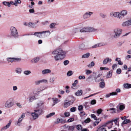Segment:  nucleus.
I'll return each instance as SVG.
<instances>
[{"label":"nucleus","instance_id":"f257e3e1","mask_svg":"<svg viewBox=\"0 0 131 131\" xmlns=\"http://www.w3.org/2000/svg\"><path fill=\"white\" fill-rule=\"evenodd\" d=\"M67 52L62 48H58L52 51L51 53L52 57L56 61H61L64 58Z\"/></svg>","mask_w":131,"mask_h":131},{"label":"nucleus","instance_id":"f03ea898","mask_svg":"<svg viewBox=\"0 0 131 131\" xmlns=\"http://www.w3.org/2000/svg\"><path fill=\"white\" fill-rule=\"evenodd\" d=\"M50 33V31L47 30L35 32L34 34V35L38 37L41 38L47 37L49 35Z\"/></svg>","mask_w":131,"mask_h":131},{"label":"nucleus","instance_id":"7ed1b4c3","mask_svg":"<svg viewBox=\"0 0 131 131\" xmlns=\"http://www.w3.org/2000/svg\"><path fill=\"white\" fill-rule=\"evenodd\" d=\"M98 29L91 27H84L80 30L81 32H90L97 31Z\"/></svg>","mask_w":131,"mask_h":131},{"label":"nucleus","instance_id":"20e7f679","mask_svg":"<svg viewBox=\"0 0 131 131\" xmlns=\"http://www.w3.org/2000/svg\"><path fill=\"white\" fill-rule=\"evenodd\" d=\"M11 35L15 38H17L18 37V34L17 30L16 28L12 26L10 28Z\"/></svg>","mask_w":131,"mask_h":131},{"label":"nucleus","instance_id":"39448f33","mask_svg":"<svg viewBox=\"0 0 131 131\" xmlns=\"http://www.w3.org/2000/svg\"><path fill=\"white\" fill-rule=\"evenodd\" d=\"M74 101L73 97H71L68 99H66L64 101L63 107L66 108L72 105Z\"/></svg>","mask_w":131,"mask_h":131},{"label":"nucleus","instance_id":"423d86ee","mask_svg":"<svg viewBox=\"0 0 131 131\" xmlns=\"http://www.w3.org/2000/svg\"><path fill=\"white\" fill-rule=\"evenodd\" d=\"M122 30L119 28H116L113 30L114 34L113 37L114 39H117L119 38L122 33Z\"/></svg>","mask_w":131,"mask_h":131},{"label":"nucleus","instance_id":"0eeeda50","mask_svg":"<svg viewBox=\"0 0 131 131\" xmlns=\"http://www.w3.org/2000/svg\"><path fill=\"white\" fill-rule=\"evenodd\" d=\"M119 13L120 19H123L128 14L127 11L125 9L121 10Z\"/></svg>","mask_w":131,"mask_h":131},{"label":"nucleus","instance_id":"6e6552de","mask_svg":"<svg viewBox=\"0 0 131 131\" xmlns=\"http://www.w3.org/2000/svg\"><path fill=\"white\" fill-rule=\"evenodd\" d=\"M13 102L12 101H10L9 100L6 101L4 104L5 107L6 108H10L14 105Z\"/></svg>","mask_w":131,"mask_h":131},{"label":"nucleus","instance_id":"1a4fd4ad","mask_svg":"<svg viewBox=\"0 0 131 131\" xmlns=\"http://www.w3.org/2000/svg\"><path fill=\"white\" fill-rule=\"evenodd\" d=\"M34 111L39 116L42 114L44 113L43 110L41 108L36 107V109H34Z\"/></svg>","mask_w":131,"mask_h":131},{"label":"nucleus","instance_id":"9d476101","mask_svg":"<svg viewBox=\"0 0 131 131\" xmlns=\"http://www.w3.org/2000/svg\"><path fill=\"white\" fill-rule=\"evenodd\" d=\"M45 89V88L43 87H41L39 88H37L34 89L33 92L34 94H37L39 92L42 91Z\"/></svg>","mask_w":131,"mask_h":131},{"label":"nucleus","instance_id":"9b49d317","mask_svg":"<svg viewBox=\"0 0 131 131\" xmlns=\"http://www.w3.org/2000/svg\"><path fill=\"white\" fill-rule=\"evenodd\" d=\"M110 15L111 16L115 17H117L120 19L119 13V12H112L110 13Z\"/></svg>","mask_w":131,"mask_h":131},{"label":"nucleus","instance_id":"f8f14e48","mask_svg":"<svg viewBox=\"0 0 131 131\" xmlns=\"http://www.w3.org/2000/svg\"><path fill=\"white\" fill-rule=\"evenodd\" d=\"M93 14V13L91 12H88L85 13L83 16L84 19H86L91 16V15Z\"/></svg>","mask_w":131,"mask_h":131},{"label":"nucleus","instance_id":"ddd939ff","mask_svg":"<svg viewBox=\"0 0 131 131\" xmlns=\"http://www.w3.org/2000/svg\"><path fill=\"white\" fill-rule=\"evenodd\" d=\"M24 117L25 115L24 114H23L19 118L18 121L15 124L18 126H20L21 124L20 123L21 122Z\"/></svg>","mask_w":131,"mask_h":131},{"label":"nucleus","instance_id":"4468645a","mask_svg":"<svg viewBox=\"0 0 131 131\" xmlns=\"http://www.w3.org/2000/svg\"><path fill=\"white\" fill-rule=\"evenodd\" d=\"M44 102L42 101H39L36 103L37 107H36L40 108L41 107H43L44 106Z\"/></svg>","mask_w":131,"mask_h":131},{"label":"nucleus","instance_id":"2eb2a0df","mask_svg":"<svg viewBox=\"0 0 131 131\" xmlns=\"http://www.w3.org/2000/svg\"><path fill=\"white\" fill-rule=\"evenodd\" d=\"M102 74H99L96 76H95L94 77V80L95 82H100V81H101V79H102L99 78L101 75Z\"/></svg>","mask_w":131,"mask_h":131},{"label":"nucleus","instance_id":"dca6fc26","mask_svg":"<svg viewBox=\"0 0 131 131\" xmlns=\"http://www.w3.org/2000/svg\"><path fill=\"white\" fill-rule=\"evenodd\" d=\"M129 25H131V19L124 22L122 24V26L123 27Z\"/></svg>","mask_w":131,"mask_h":131},{"label":"nucleus","instance_id":"f3484780","mask_svg":"<svg viewBox=\"0 0 131 131\" xmlns=\"http://www.w3.org/2000/svg\"><path fill=\"white\" fill-rule=\"evenodd\" d=\"M117 110L118 111L119 110L121 111L123 110L125 108V106L124 105H119L117 107Z\"/></svg>","mask_w":131,"mask_h":131},{"label":"nucleus","instance_id":"a211bd4d","mask_svg":"<svg viewBox=\"0 0 131 131\" xmlns=\"http://www.w3.org/2000/svg\"><path fill=\"white\" fill-rule=\"evenodd\" d=\"M112 61L111 59L109 58L108 57H107L103 61V64H106L108 62H110Z\"/></svg>","mask_w":131,"mask_h":131},{"label":"nucleus","instance_id":"6ab92c4d","mask_svg":"<svg viewBox=\"0 0 131 131\" xmlns=\"http://www.w3.org/2000/svg\"><path fill=\"white\" fill-rule=\"evenodd\" d=\"M41 72L42 74L45 75L50 73L51 72V71L49 69H45L42 70Z\"/></svg>","mask_w":131,"mask_h":131},{"label":"nucleus","instance_id":"aec40b11","mask_svg":"<svg viewBox=\"0 0 131 131\" xmlns=\"http://www.w3.org/2000/svg\"><path fill=\"white\" fill-rule=\"evenodd\" d=\"M12 122V120H9L8 123L5 126L2 128L1 129V130H2L5 129H6L10 127Z\"/></svg>","mask_w":131,"mask_h":131},{"label":"nucleus","instance_id":"412c9836","mask_svg":"<svg viewBox=\"0 0 131 131\" xmlns=\"http://www.w3.org/2000/svg\"><path fill=\"white\" fill-rule=\"evenodd\" d=\"M31 114L33 119L34 120L37 119L39 117V116L34 112L32 113Z\"/></svg>","mask_w":131,"mask_h":131},{"label":"nucleus","instance_id":"4be33fe9","mask_svg":"<svg viewBox=\"0 0 131 131\" xmlns=\"http://www.w3.org/2000/svg\"><path fill=\"white\" fill-rule=\"evenodd\" d=\"M100 87L101 88H104L105 86V83L104 82V80L103 79H101V82L99 83Z\"/></svg>","mask_w":131,"mask_h":131},{"label":"nucleus","instance_id":"5701e85b","mask_svg":"<svg viewBox=\"0 0 131 131\" xmlns=\"http://www.w3.org/2000/svg\"><path fill=\"white\" fill-rule=\"evenodd\" d=\"M117 95V93L116 92H113L109 94H107L105 95L106 98H108L111 95Z\"/></svg>","mask_w":131,"mask_h":131},{"label":"nucleus","instance_id":"b1692460","mask_svg":"<svg viewBox=\"0 0 131 131\" xmlns=\"http://www.w3.org/2000/svg\"><path fill=\"white\" fill-rule=\"evenodd\" d=\"M40 58L39 57H36L32 59L31 62L32 63H36L38 62Z\"/></svg>","mask_w":131,"mask_h":131},{"label":"nucleus","instance_id":"393cba45","mask_svg":"<svg viewBox=\"0 0 131 131\" xmlns=\"http://www.w3.org/2000/svg\"><path fill=\"white\" fill-rule=\"evenodd\" d=\"M35 96H30L28 98L29 103L32 102L34 100L36 99Z\"/></svg>","mask_w":131,"mask_h":131},{"label":"nucleus","instance_id":"a878e982","mask_svg":"<svg viewBox=\"0 0 131 131\" xmlns=\"http://www.w3.org/2000/svg\"><path fill=\"white\" fill-rule=\"evenodd\" d=\"M22 69L20 67H17L15 69L16 72L18 74H20L22 71Z\"/></svg>","mask_w":131,"mask_h":131},{"label":"nucleus","instance_id":"bb28decb","mask_svg":"<svg viewBox=\"0 0 131 131\" xmlns=\"http://www.w3.org/2000/svg\"><path fill=\"white\" fill-rule=\"evenodd\" d=\"M52 100H53V103H54L53 105H54L55 104H56L59 102L60 101V100H59L56 98H52Z\"/></svg>","mask_w":131,"mask_h":131},{"label":"nucleus","instance_id":"cd10ccee","mask_svg":"<svg viewBox=\"0 0 131 131\" xmlns=\"http://www.w3.org/2000/svg\"><path fill=\"white\" fill-rule=\"evenodd\" d=\"M113 72V71L112 70H111L108 71L107 73V74L106 76V77L107 78H111L112 75V73Z\"/></svg>","mask_w":131,"mask_h":131},{"label":"nucleus","instance_id":"c85d7f7f","mask_svg":"<svg viewBox=\"0 0 131 131\" xmlns=\"http://www.w3.org/2000/svg\"><path fill=\"white\" fill-rule=\"evenodd\" d=\"M82 90H78L75 93V94L77 96H79L81 95L82 94Z\"/></svg>","mask_w":131,"mask_h":131},{"label":"nucleus","instance_id":"c756f323","mask_svg":"<svg viewBox=\"0 0 131 131\" xmlns=\"http://www.w3.org/2000/svg\"><path fill=\"white\" fill-rule=\"evenodd\" d=\"M103 45L101 43H99L97 44H96L94 45H93L92 47V48H96L98 47H100L102 46Z\"/></svg>","mask_w":131,"mask_h":131},{"label":"nucleus","instance_id":"7c9ffc66","mask_svg":"<svg viewBox=\"0 0 131 131\" xmlns=\"http://www.w3.org/2000/svg\"><path fill=\"white\" fill-rule=\"evenodd\" d=\"M124 88L126 89L131 88V84L128 83L124 84L123 85Z\"/></svg>","mask_w":131,"mask_h":131},{"label":"nucleus","instance_id":"2f4dec72","mask_svg":"<svg viewBox=\"0 0 131 131\" xmlns=\"http://www.w3.org/2000/svg\"><path fill=\"white\" fill-rule=\"evenodd\" d=\"M131 122L130 121L129 119H126L124 120V121L122 122V125L124 124H126L127 123H129Z\"/></svg>","mask_w":131,"mask_h":131},{"label":"nucleus","instance_id":"473e14b6","mask_svg":"<svg viewBox=\"0 0 131 131\" xmlns=\"http://www.w3.org/2000/svg\"><path fill=\"white\" fill-rule=\"evenodd\" d=\"M2 4L5 6H7L8 7H10V4L9 3V2L4 1L3 2Z\"/></svg>","mask_w":131,"mask_h":131},{"label":"nucleus","instance_id":"72a5a7b5","mask_svg":"<svg viewBox=\"0 0 131 131\" xmlns=\"http://www.w3.org/2000/svg\"><path fill=\"white\" fill-rule=\"evenodd\" d=\"M31 73V72L30 70H26L24 71L23 73L26 75H28Z\"/></svg>","mask_w":131,"mask_h":131},{"label":"nucleus","instance_id":"f704fd0d","mask_svg":"<svg viewBox=\"0 0 131 131\" xmlns=\"http://www.w3.org/2000/svg\"><path fill=\"white\" fill-rule=\"evenodd\" d=\"M13 59V58L8 57L6 58V60L8 62H12L15 61V60Z\"/></svg>","mask_w":131,"mask_h":131},{"label":"nucleus","instance_id":"c9c22d12","mask_svg":"<svg viewBox=\"0 0 131 131\" xmlns=\"http://www.w3.org/2000/svg\"><path fill=\"white\" fill-rule=\"evenodd\" d=\"M28 26L29 27L32 28H34L35 27V24L31 22L28 23Z\"/></svg>","mask_w":131,"mask_h":131},{"label":"nucleus","instance_id":"e433bc0d","mask_svg":"<svg viewBox=\"0 0 131 131\" xmlns=\"http://www.w3.org/2000/svg\"><path fill=\"white\" fill-rule=\"evenodd\" d=\"M55 114V113L54 112H53L47 115L46 117L47 118H48L54 115Z\"/></svg>","mask_w":131,"mask_h":131},{"label":"nucleus","instance_id":"4c0bfd02","mask_svg":"<svg viewBox=\"0 0 131 131\" xmlns=\"http://www.w3.org/2000/svg\"><path fill=\"white\" fill-rule=\"evenodd\" d=\"M77 129L78 130H81L82 128V126L81 125H76Z\"/></svg>","mask_w":131,"mask_h":131},{"label":"nucleus","instance_id":"58836bf2","mask_svg":"<svg viewBox=\"0 0 131 131\" xmlns=\"http://www.w3.org/2000/svg\"><path fill=\"white\" fill-rule=\"evenodd\" d=\"M90 54L89 53H87L83 54L82 57V58H88L90 56Z\"/></svg>","mask_w":131,"mask_h":131},{"label":"nucleus","instance_id":"ea45409f","mask_svg":"<svg viewBox=\"0 0 131 131\" xmlns=\"http://www.w3.org/2000/svg\"><path fill=\"white\" fill-rule=\"evenodd\" d=\"M92 71L90 70H85V74L87 75H89L91 73Z\"/></svg>","mask_w":131,"mask_h":131},{"label":"nucleus","instance_id":"a19ab883","mask_svg":"<svg viewBox=\"0 0 131 131\" xmlns=\"http://www.w3.org/2000/svg\"><path fill=\"white\" fill-rule=\"evenodd\" d=\"M14 2L15 4V6H17L18 5V4L21 3V1L20 0H15Z\"/></svg>","mask_w":131,"mask_h":131},{"label":"nucleus","instance_id":"79ce46f5","mask_svg":"<svg viewBox=\"0 0 131 131\" xmlns=\"http://www.w3.org/2000/svg\"><path fill=\"white\" fill-rule=\"evenodd\" d=\"M95 63L93 61L92 62L90 63L87 66L89 68H91L94 66Z\"/></svg>","mask_w":131,"mask_h":131},{"label":"nucleus","instance_id":"37998d69","mask_svg":"<svg viewBox=\"0 0 131 131\" xmlns=\"http://www.w3.org/2000/svg\"><path fill=\"white\" fill-rule=\"evenodd\" d=\"M74 126H70L68 127V130H69L73 131V130L74 129Z\"/></svg>","mask_w":131,"mask_h":131},{"label":"nucleus","instance_id":"c03bdc74","mask_svg":"<svg viewBox=\"0 0 131 131\" xmlns=\"http://www.w3.org/2000/svg\"><path fill=\"white\" fill-rule=\"evenodd\" d=\"M101 121V120L100 119H98L94 122V126H95L97 125Z\"/></svg>","mask_w":131,"mask_h":131},{"label":"nucleus","instance_id":"a18cd8bd","mask_svg":"<svg viewBox=\"0 0 131 131\" xmlns=\"http://www.w3.org/2000/svg\"><path fill=\"white\" fill-rule=\"evenodd\" d=\"M109 111H112L111 112V113H116V110L114 108H110L109 109Z\"/></svg>","mask_w":131,"mask_h":131},{"label":"nucleus","instance_id":"49530a36","mask_svg":"<svg viewBox=\"0 0 131 131\" xmlns=\"http://www.w3.org/2000/svg\"><path fill=\"white\" fill-rule=\"evenodd\" d=\"M73 74V72L71 71H69L67 73V75L68 76H70Z\"/></svg>","mask_w":131,"mask_h":131},{"label":"nucleus","instance_id":"de8ad7c7","mask_svg":"<svg viewBox=\"0 0 131 131\" xmlns=\"http://www.w3.org/2000/svg\"><path fill=\"white\" fill-rule=\"evenodd\" d=\"M107 126L108 129H110L111 128L113 125V123L112 122H110L107 124Z\"/></svg>","mask_w":131,"mask_h":131},{"label":"nucleus","instance_id":"09e8293b","mask_svg":"<svg viewBox=\"0 0 131 131\" xmlns=\"http://www.w3.org/2000/svg\"><path fill=\"white\" fill-rule=\"evenodd\" d=\"M55 81V78L53 77L50 78L49 80V82L51 83H53Z\"/></svg>","mask_w":131,"mask_h":131},{"label":"nucleus","instance_id":"8fccbe9b","mask_svg":"<svg viewBox=\"0 0 131 131\" xmlns=\"http://www.w3.org/2000/svg\"><path fill=\"white\" fill-rule=\"evenodd\" d=\"M103 111V110L101 109H98L97 111V113L98 114L97 115L99 116V115L101 114V112Z\"/></svg>","mask_w":131,"mask_h":131},{"label":"nucleus","instance_id":"3c124183","mask_svg":"<svg viewBox=\"0 0 131 131\" xmlns=\"http://www.w3.org/2000/svg\"><path fill=\"white\" fill-rule=\"evenodd\" d=\"M56 24L54 23H52L49 26L50 28H53L55 26Z\"/></svg>","mask_w":131,"mask_h":131},{"label":"nucleus","instance_id":"603ef678","mask_svg":"<svg viewBox=\"0 0 131 131\" xmlns=\"http://www.w3.org/2000/svg\"><path fill=\"white\" fill-rule=\"evenodd\" d=\"M92 75H90L87 79L86 81L89 82L91 81V80H90V79L92 78Z\"/></svg>","mask_w":131,"mask_h":131},{"label":"nucleus","instance_id":"864d4df0","mask_svg":"<svg viewBox=\"0 0 131 131\" xmlns=\"http://www.w3.org/2000/svg\"><path fill=\"white\" fill-rule=\"evenodd\" d=\"M122 70L120 68H118L116 70V73L117 74H119L121 73Z\"/></svg>","mask_w":131,"mask_h":131},{"label":"nucleus","instance_id":"5fc2aeb1","mask_svg":"<svg viewBox=\"0 0 131 131\" xmlns=\"http://www.w3.org/2000/svg\"><path fill=\"white\" fill-rule=\"evenodd\" d=\"M74 119L73 118H71L68 119L67 121V122L68 123H70L74 121Z\"/></svg>","mask_w":131,"mask_h":131},{"label":"nucleus","instance_id":"6e6d98bb","mask_svg":"<svg viewBox=\"0 0 131 131\" xmlns=\"http://www.w3.org/2000/svg\"><path fill=\"white\" fill-rule=\"evenodd\" d=\"M80 48L82 49H85L86 48L85 47V45L83 44H81L80 46Z\"/></svg>","mask_w":131,"mask_h":131},{"label":"nucleus","instance_id":"4d7b16f0","mask_svg":"<svg viewBox=\"0 0 131 131\" xmlns=\"http://www.w3.org/2000/svg\"><path fill=\"white\" fill-rule=\"evenodd\" d=\"M117 64H114L112 66V69L113 70H114L116 69L117 67Z\"/></svg>","mask_w":131,"mask_h":131},{"label":"nucleus","instance_id":"13d9d810","mask_svg":"<svg viewBox=\"0 0 131 131\" xmlns=\"http://www.w3.org/2000/svg\"><path fill=\"white\" fill-rule=\"evenodd\" d=\"M76 108L75 107H73L70 109V111L71 112H74L75 111Z\"/></svg>","mask_w":131,"mask_h":131},{"label":"nucleus","instance_id":"bf43d9fd","mask_svg":"<svg viewBox=\"0 0 131 131\" xmlns=\"http://www.w3.org/2000/svg\"><path fill=\"white\" fill-rule=\"evenodd\" d=\"M91 117L92 118H94L95 120H97V117L94 114H92L91 115Z\"/></svg>","mask_w":131,"mask_h":131},{"label":"nucleus","instance_id":"052dcab7","mask_svg":"<svg viewBox=\"0 0 131 131\" xmlns=\"http://www.w3.org/2000/svg\"><path fill=\"white\" fill-rule=\"evenodd\" d=\"M100 69L101 70H109V69L108 68H107L106 67H100Z\"/></svg>","mask_w":131,"mask_h":131},{"label":"nucleus","instance_id":"680f3d73","mask_svg":"<svg viewBox=\"0 0 131 131\" xmlns=\"http://www.w3.org/2000/svg\"><path fill=\"white\" fill-rule=\"evenodd\" d=\"M83 107L82 105H80L78 106V110L79 111H81L83 110Z\"/></svg>","mask_w":131,"mask_h":131},{"label":"nucleus","instance_id":"e2e57ef3","mask_svg":"<svg viewBox=\"0 0 131 131\" xmlns=\"http://www.w3.org/2000/svg\"><path fill=\"white\" fill-rule=\"evenodd\" d=\"M70 114L69 112H66L64 113L65 116L66 117H68L70 116Z\"/></svg>","mask_w":131,"mask_h":131},{"label":"nucleus","instance_id":"0e129e2a","mask_svg":"<svg viewBox=\"0 0 131 131\" xmlns=\"http://www.w3.org/2000/svg\"><path fill=\"white\" fill-rule=\"evenodd\" d=\"M91 121L90 119L89 118H87L84 121V122L86 123H88L90 122Z\"/></svg>","mask_w":131,"mask_h":131},{"label":"nucleus","instance_id":"69168bd1","mask_svg":"<svg viewBox=\"0 0 131 131\" xmlns=\"http://www.w3.org/2000/svg\"><path fill=\"white\" fill-rule=\"evenodd\" d=\"M79 79L80 80L84 79H85V76L84 75L82 76L81 75L79 76Z\"/></svg>","mask_w":131,"mask_h":131},{"label":"nucleus","instance_id":"338daca9","mask_svg":"<svg viewBox=\"0 0 131 131\" xmlns=\"http://www.w3.org/2000/svg\"><path fill=\"white\" fill-rule=\"evenodd\" d=\"M60 123V119L59 118H57L56 121L55 122V123L56 124Z\"/></svg>","mask_w":131,"mask_h":131},{"label":"nucleus","instance_id":"774afa93","mask_svg":"<svg viewBox=\"0 0 131 131\" xmlns=\"http://www.w3.org/2000/svg\"><path fill=\"white\" fill-rule=\"evenodd\" d=\"M69 62V61L68 60L64 61L63 62L64 64V65L66 66L68 64Z\"/></svg>","mask_w":131,"mask_h":131}]
</instances>
